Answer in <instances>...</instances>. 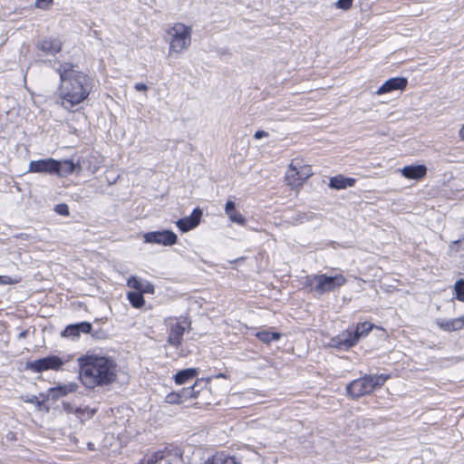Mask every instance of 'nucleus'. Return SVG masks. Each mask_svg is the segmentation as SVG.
Wrapping results in <instances>:
<instances>
[{
  "mask_svg": "<svg viewBox=\"0 0 464 464\" xmlns=\"http://www.w3.org/2000/svg\"><path fill=\"white\" fill-rule=\"evenodd\" d=\"M60 77L58 103L72 111L89 96L92 87L87 75L71 63H60L55 69Z\"/></svg>",
  "mask_w": 464,
  "mask_h": 464,
  "instance_id": "nucleus-1",
  "label": "nucleus"
},
{
  "mask_svg": "<svg viewBox=\"0 0 464 464\" xmlns=\"http://www.w3.org/2000/svg\"><path fill=\"white\" fill-rule=\"evenodd\" d=\"M79 377L84 387L94 389L113 383L118 376V365L110 356L86 353L77 359Z\"/></svg>",
  "mask_w": 464,
  "mask_h": 464,
  "instance_id": "nucleus-2",
  "label": "nucleus"
},
{
  "mask_svg": "<svg viewBox=\"0 0 464 464\" xmlns=\"http://www.w3.org/2000/svg\"><path fill=\"white\" fill-rule=\"evenodd\" d=\"M169 53L181 54L191 44L192 28L183 23L173 24L167 31Z\"/></svg>",
  "mask_w": 464,
  "mask_h": 464,
  "instance_id": "nucleus-3",
  "label": "nucleus"
},
{
  "mask_svg": "<svg viewBox=\"0 0 464 464\" xmlns=\"http://www.w3.org/2000/svg\"><path fill=\"white\" fill-rule=\"evenodd\" d=\"M347 280L342 274L334 276L312 275L305 277L304 285L310 288V291L318 295H324L339 289L346 284Z\"/></svg>",
  "mask_w": 464,
  "mask_h": 464,
  "instance_id": "nucleus-4",
  "label": "nucleus"
},
{
  "mask_svg": "<svg viewBox=\"0 0 464 464\" xmlns=\"http://www.w3.org/2000/svg\"><path fill=\"white\" fill-rule=\"evenodd\" d=\"M388 378L389 375L385 374L364 375L347 385V394L352 398H359L369 394L375 389L382 387Z\"/></svg>",
  "mask_w": 464,
  "mask_h": 464,
  "instance_id": "nucleus-5",
  "label": "nucleus"
},
{
  "mask_svg": "<svg viewBox=\"0 0 464 464\" xmlns=\"http://www.w3.org/2000/svg\"><path fill=\"white\" fill-rule=\"evenodd\" d=\"M138 464H184V462L179 450L165 447L147 453Z\"/></svg>",
  "mask_w": 464,
  "mask_h": 464,
  "instance_id": "nucleus-6",
  "label": "nucleus"
},
{
  "mask_svg": "<svg viewBox=\"0 0 464 464\" xmlns=\"http://www.w3.org/2000/svg\"><path fill=\"white\" fill-rule=\"evenodd\" d=\"M311 168L307 165H299L294 160L289 164L285 173V181L292 188H298L303 186L304 181L312 176Z\"/></svg>",
  "mask_w": 464,
  "mask_h": 464,
  "instance_id": "nucleus-7",
  "label": "nucleus"
},
{
  "mask_svg": "<svg viewBox=\"0 0 464 464\" xmlns=\"http://www.w3.org/2000/svg\"><path fill=\"white\" fill-rule=\"evenodd\" d=\"M63 361L60 357L52 355L29 362H27L26 367L30 371L39 373L48 370L58 371L63 366Z\"/></svg>",
  "mask_w": 464,
  "mask_h": 464,
  "instance_id": "nucleus-8",
  "label": "nucleus"
},
{
  "mask_svg": "<svg viewBox=\"0 0 464 464\" xmlns=\"http://www.w3.org/2000/svg\"><path fill=\"white\" fill-rule=\"evenodd\" d=\"M188 324L186 318H170L168 343L174 347L179 346L186 331V326Z\"/></svg>",
  "mask_w": 464,
  "mask_h": 464,
  "instance_id": "nucleus-9",
  "label": "nucleus"
},
{
  "mask_svg": "<svg viewBox=\"0 0 464 464\" xmlns=\"http://www.w3.org/2000/svg\"><path fill=\"white\" fill-rule=\"evenodd\" d=\"M145 243L170 246L177 243V235L169 230L151 231L143 235Z\"/></svg>",
  "mask_w": 464,
  "mask_h": 464,
  "instance_id": "nucleus-10",
  "label": "nucleus"
},
{
  "mask_svg": "<svg viewBox=\"0 0 464 464\" xmlns=\"http://www.w3.org/2000/svg\"><path fill=\"white\" fill-rule=\"evenodd\" d=\"M36 48L46 55L54 56L63 48V42L58 37H45L36 44Z\"/></svg>",
  "mask_w": 464,
  "mask_h": 464,
  "instance_id": "nucleus-11",
  "label": "nucleus"
},
{
  "mask_svg": "<svg viewBox=\"0 0 464 464\" xmlns=\"http://www.w3.org/2000/svg\"><path fill=\"white\" fill-rule=\"evenodd\" d=\"M56 160L49 158L44 160H32L29 163L28 172L54 174Z\"/></svg>",
  "mask_w": 464,
  "mask_h": 464,
  "instance_id": "nucleus-12",
  "label": "nucleus"
},
{
  "mask_svg": "<svg viewBox=\"0 0 464 464\" xmlns=\"http://www.w3.org/2000/svg\"><path fill=\"white\" fill-rule=\"evenodd\" d=\"M201 217L202 210L197 208L189 216L177 220L176 225L182 232H188L199 224Z\"/></svg>",
  "mask_w": 464,
  "mask_h": 464,
  "instance_id": "nucleus-13",
  "label": "nucleus"
},
{
  "mask_svg": "<svg viewBox=\"0 0 464 464\" xmlns=\"http://www.w3.org/2000/svg\"><path fill=\"white\" fill-rule=\"evenodd\" d=\"M357 343V338L354 336L353 331H345L333 338L331 345L340 350H347Z\"/></svg>",
  "mask_w": 464,
  "mask_h": 464,
  "instance_id": "nucleus-14",
  "label": "nucleus"
},
{
  "mask_svg": "<svg viewBox=\"0 0 464 464\" xmlns=\"http://www.w3.org/2000/svg\"><path fill=\"white\" fill-rule=\"evenodd\" d=\"M127 285L141 294H154V285L148 280L131 276L127 280Z\"/></svg>",
  "mask_w": 464,
  "mask_h": 464,
  "instance_id": "nucleus-15",
  "label": "nucleus"
},
{
  "mask_svg": "<svg viewBox=\"0 0 464 464\" xmlns=\"http://www.w3.org/2000/svg\"><path fill=\"white\" fill-rule=\"evenodd\" d=\"M54 174L60 177H66L73 172L80 174L82 171V167L79 163H73L70 160H56Z\"/></svg>",
  "mask_w": 464,
  "mask_h": 464,
  "instance_id": "nucleus-16",
  "label": "nucleus"
},
{
  "mask_svg": "<svg viewBox=\"0 0 464 464\" xmlns=\"http://www.w3.org/2000/svg\"><path fill=\"white\" fill-rule=\"evenodd\" d=\"M199 381H197L195 384L189 388H183L181 393L170 392L166 396V401L168 403L179 404L183 401V399L196 397L198 391H195L196 386Z\"/></svg>",
  "mask_w": 464,
  "mask_h": 464,
  "instance_id": "nucleus-17",
  "label": "nucleus"
},
{
  "mask_svg": "<svg viewBox=\"0 0 464 464\" xmlns=\"http://www.w3.org/2000/svg\"><path fill=\"white\" fill-rule=\"evenodd\" d=\"M406 87V78L396 77L387 80L377 91L376 94L391 92L396 90H403Z\"/></svg>",
  "mask_w": 464,
  "mask_h": 464,
  "instance_id": "nucleus-18",
  "label": "nucleus"
},
{
  "mask_svg": "<svg viewBox=\"0 0 464 464\" xmlns=\"http://www.w3.org/2000/svg\"><path fill=\"white\" fill-rule=\"evenodd\" d=\"M62 407L63 411L68 414H74L79 419L91 418L94 415L95 410H92L89 407H76L69 401H63Z\"/></svg>",
  "mask_w": 464,
  "mask_h": 464,
  "instance_id": "nucleus-19",
  "label": "nucleus"
},
{
  "mask_svg": "<svg viewBox=\"0 0 464 464\" xmlns=\"http://www.w3.org/2000/svg\"><path fill=\"white\" fill-rule=\"evenodd\" d=\"M437 325L443 331H459L464 327V316L453 319H440L437 321Z\"/></svg>",
  "mask_w": 464,
  "mask_h": 464,
  "instance_id": "nucleus-20",
  "label": "nucleus"
},
{
  "mask_svg": "<svg viewBox=\"0 0 464 464\" xmlns=\"http://www.w3.org/2000/svg\"><path fill=\"white\" fill-rule=\"evenodd\" d=\"M225 213L231 222L240 226H245L246 224V219L236 209V205L233 201L228 200L226 203Z\"/></svg>",
  "mask_w": 464,
  "mask_h": 464,
  "instance_id": "nucleus-21",
  "label": "nucleus"
},
{
  "mask_svg": "<svg viewBox=\"0 0 464 464\" xmlns=\"http://www.w3.org/2000/svg\"><path fill=\"white\" fill-rule=\"evenodd\" d=\"M355 181V179L337 175L330 179L329 187L334 189H345L349 187H353Z\"/></svg>",
  "mask_w": 464,
  "mask_h": 464,
  "instance_id": "nucleus-22",
  "label": "nucleus"
},
{
  "mask_svg": "<svg viewBox=\"0 0 464 464\" xmlns=\"http://www.w3.org/2000/svg\"><path fill=\"white\" fill-rule=\"evenodd\" d=\"M427 171V167L423 164L408 165V179H422L426 176Z\"/></svg>",
  "mask_w": 464,
  "mask_h": 464,
  "instance_id": "nucleus-23",
  "label": "nucleus"
},
{
  "mask_svg": "<svg viewBox=\"0 0 464 464\" xmlns=\"http://www.w3.org/2000/svg\"><path fill=\"white\" fill-rule=\"evenodd\" d=\"M198 373V370L197 368H188L182 371H179L175 375V382L177 384H184L188 380L195 378Z\"/></svg>",
  "mask_w": 464,
  "mask_h": 464,
  "instance_id": "nucleus-24",
  "label": "nucleus"
},
{
  "mask_svg": "<svg viewBox=\"0 0 464 464\" xmlns=\"http://www.w3.org/2000/svg\"><path fill=\"white\" fill-rule=\"evenodd\" d=\"M78 384L76 382H69L63 385H58L52 388L50 391L56 393V396H65L68 393H72L77 391Z\"/></svg>",
  "mask_w": 464,
  "mask_h": 464,
  "instance_id": "nucleus-25",
  "label": "nucleus"
},
{
  "mask_svg": "<svg viewBox=\"0 0 464 464\" xmlns=\"http://www.w3.org/2000/svg\"><path fill=\"white\" fill-rule=\"evenodd\" d=\"M209 464H241L237 461L235 457L225 454L224 452H218L215 454Z\"/></svg>",
  "mask_w": 464,
  "mask_h": 464,
  "instance_id": "nucleus-26",
  "label": "nucleus"
},
{
  "mask_svg": "<svg viewBox=\"0 0 464 464\" xmlns=\"http://www.w3.org/2000/svg\"><path fill=\"white\" fill-rule=\"evenodd\" d=\"M372 328L373 324L369 322L358 324L355 331L353 332L354 336L357 338V342L360 338L366 336Z\"/></svg>",
  "mask_w": 464,
  "mask_h": 464,
  "instance_id": "nucleus-27",
  "label": "nucleus"
},
{
  "mask_svg": "<svg viewBox=\"0 0 464 464\" xmlns=\"http://www.w3.org/2000/svg\"><path fill=\"white\" fill-rule=\"evenodd\" d=\"M143 294L138 292H129L127 295L128 300L130 304L135 308H140L144 305L145 300Z\"/></svg>",
  "mask_w": 464,
  "mask_h": 464,
  "instance_id": "nucleus-28",
  "label": "nucleus"
},
{
  "mask_svg": "<svg viewBox=\"0 0 464 464\" xmlns=\"http://www.w3.org/2000/svg\"><path fill=\"white\" fill-rule=\"evenodd\" d=\"M256 335L260 341L266 343L277 341L280 338V334L269 331L257 332Z\"/></svg>",
  "mask_w": 464,
  "mask_h": 464,
  "instance_id": "nucleus-29",
  "label": "nucleus"
},
{
  "mask_svg": "<svg viewBox=\"0 0 464 464\" xmlns=\"http://www.w3.org/2000/svg\"><path fill=\"white\" fill-rule=\"evenodd\" d=\"M454 290L456 298L459 301L464 302V280L459 279L455 283Z\"/></svg>",
  "mask_w": 464,
  "mask_h": 464,
  "instance_id": "nucleus-30",
  "label": "nucleus"
},
{
  "mask_svg": "<svg viewBox=\"0 0 464 464\" xmlns=\"http://www.w3.org/2000/svg\"><path fill=\"white\" fill-rule=\"evenodd\" d=\"M22 399H23V401L24 402L34 404L38 410H41L42 405H43V401H39V399L36 396H34V395H31V396L26 395V396H23Z\"/></svg>",
  "mask_w": 464,
  "mask_h": 464,
  "instance_id": "nucleus-31",
  "label": "nucleus"
},
{
  "mask_svg": "<svg viewBox=\"0 0 464 464\" xmlns=\"http://www.w3.org/2000/svg\"><path fill=\"white\" fill-rule=\"evenodd\" d=\"M63 335L66 337H76L79 336V332L75 324L68 325L63 332Z\"/></svg>",
  "mask_w": 464,
  "mask_h": 464,
  "instance_id": "nucleus-32",
  "label": "nucleus"
},
{
  "mask_svg": "<svg viewBox=\"0 0 464 464\" xmlns=\"http://www.w3.org/2000/svg\"><path fill=\"white\" fill-rule=\"evenodd\" d=\"M353 0H338L335 6L339 9L349 10L353 5Z\"/></svg>",
  "mask_w": 464,
  "mask_h": 464,
  "instance_id": "nucleus-33",
  "label": "nucleus"
},
{
  "mask_svg": "<svg viewBox=\"0 0 464 464\" xmlns=\"http://www.w3.org/2000/svg\"><path fill=\"white\" fill-rule=\"evenodd\" d=\"M75 325L78 329L79 334L80 333L88 334L92 330V324L87 322H82V323L76 324Z\"/></svg>",
  "mask_w": 464,
  "mask_h": 464,
  "instance_id": "nucleus-34",
  "label": "nucleus"
},
{
  "mask_svg": "<svg viewBox=\"0 0 464 464\" xmlns=\"http://www.w3.org/2000/svg\"><path fill=\"white\" fill-rule=\"evenodd\" d=\"M55 211L59 215L65 216V217L69 216V214H70L69 208H68V206L66 204H58L55 207Z\"/></svg>",
  "mask_w": 464,
  "mask_h": 464,
  "instance_id": "nucleus-35",
  "label": "nucleus"
},
{
  "mask_svg": "<svg viewBox=\"0 0 464 464\" xmlns=\"http://www.w3.org/2000/svg\"><path fill=\"white\" fill-rule=\"evenodd\" d=\"M18 282L19 279H14L8 276H0V285H14Z\"/></svg>",
  "mask_w": 464,
  "mask_h": 464,
  "instance_id": "nucleus-36",
  "label": "nucleus"
},
{
  "mask_svg": "<svg viewBox=\"0 0 464 464\" xmlns=\"http://www.w3.org/2000/svg\"><path fill=\"white\" fill-rule=\"evenodd\" d=\"M53 3V0H37L36 5L39 8L45 9L47 8L51 4Z\"/></svg>",
  "mask_w": 464,
  "mask_h": 464,
  "instance_id": "nucleus-37",
  "label": "nucleus"
},
{
  "mask_svg": "<svg viewBox=\"0 0 464 464\" xmlns=\"http://www.w3.org/2000/svg\"><path fill=\"white\" fill-rule=\"evenodd\" d=\"M266 137H268V132L264 131V130H257L254 134V138L256 140H260V139L266 138Z\"/></svg>",
  "mask_w": 464,
  "mask_h": 464,
  "instance_id": "nucleus-38",
  "label": "nucleus"
},
{
  "mask_svg": "<svg viewBox=\"0 0 464 464\" xmlns=\"http://www.w3.org/2000/svg\"><path fill=\"white\" fill-rule=\"evenodd\" d=\"M134 88L136 91H139V92H146L148 90V86L142 82L135 83Z\"/></svg>",
  "mask_w": 464,
  "mask_h": 464,
  "instance_id": "nucleus-39",
  "label": "nucleus"
},
{
  "mask_svg": "<svg viewBox=\"0 0 464 464\" xmlns=\"http://www.w3.org/2000/svg\"><path fill=\"white\" fill-rule=\"evenodd\" d=\"M459 138L461 141H464V123L461 125L460 129L459 130Z\"/></svg>",
  "mask_w": 464,
  "mask_h": 464,
  "instance_id": "nucleus-40",
  "label": "nucleus"
},
{
  "mask_svg": "<svg viewBox=\"0 0 464 464\" xmlns=\"http://www.w3.org/2000/svg\"><path fill=\"white\" fill-rule=\"evenodd\" d=\"M400 171L402 174V176L406 177V167H403L402 169H401Z\"/></svg>",
  "mask_w": 464,
  "mask_h": 464,
  "instance_id": "nucleus-41",
  "label": "nucleus"
},
{
  "mask_svg": "<svg viewBox=\"0 0 464 464\" xmlns=\"http://www.w3.org/2000/svg\"><path fill=\"white\" fill-rule=\"evenodd\" d=\"M217 378H225V374L219 373L216 376Z\"/></svg>",
  "mask_w": 464,
  "mask_h": 464,
  "instance_id": "nucleus-42",
  "label": "nucleus"
}]
</instances>
